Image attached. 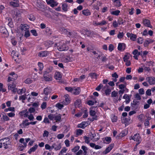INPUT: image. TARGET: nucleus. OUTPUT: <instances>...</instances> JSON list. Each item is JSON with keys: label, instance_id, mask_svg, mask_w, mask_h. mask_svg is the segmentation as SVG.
Instances as JSON below:
<instances>
[{"label": "nucleus", "instance_id": "f257e3e1", "mask_svg": "<svg viewBox=\"0 0 155 155\" xmlns=\"http://www.w3.org/2000/svg\"><path fill=\"white\" fill-rule=\"evenodd\" d=\"M70 43V41L66 42L62 41L56 44L55 45L57 47V49L59 51H66L69 49V47L68 45Z\"/></svg>", "mask_w": 155, "mask_h": 155}, {"label": "nucleus", "instance_id": "f03ea898", "mask_svg": "<svg viewBox=\"0 0 155 155\" xmlns=\"http://www.w3.org/2000/svg\"><path fill=\"white\" fill-rule=\"evenodd\" d=\"M48 72L45 71L44 73L43 80L46 81H50L52 80V75L48 74Z\"/></svg>", "mask_w": 155, "mask_h": 155}, {"label": "nucleus", "instance_id": "7ed1b4c3", "mask_svg": "<svg viewBox=\"0 0 155 155\" xmlns=\"http://www.w3.org/2000/svg\"><path fill=\"white\" fill-rule=\"evenodd\" d=\"M131 139L137 142L136 145V147L140 143L141 141V138L139 134H135L133 136L131 137V138L130 139Z\"/></svg>", "mask_w": 155, "mask_h": 155}, {"label": "nucleus", "instance_id": "20e7f679", "mask_svg": "<svg viewBox=\"0 0 155 155\" xmlns=\"http://www.w3.org/2000/svg\"><path fill=\"white\" fill-rule=\"evenodd\" d=\"M0 143H2V145L4 146H5V148L6 149V147L5 146L10 145V141L8 138H5L0 140Z\"/></svg>", "mask_w": 155, "mask_h": 155}, {"label": "nucleus", "instance_id": "39448f33", "mask_svg": "<svg viewBox=\"0 0 155 155\" xmlns=\"http://www.w3.org/2000/svg\"><path fill=\"white\" fill-rule=\"evenodd\" d=\"M52 149H54L56 150H59L61 148V145L60 143L56 142L53 143L52 145Z\"/></svg>", "mask_w": 155, "mask_h": 155}, {"label": "nucleus", "instance_id": "423d86ee", "mask_svg": "<svg viewBox=\"0 0 155 155\" xmlns=\"http://www.w3.org/2000/svg\"><path fill=\"white\" fill-rule=\"evenodd\" d=\"M48 4L53 7L57 5L58 3L54 0H46Z\"/></svg>", "mask_w": 155, "mask_h": 155}, {"label": "nucleus", "instance_id": "0eeeda50", "mask_svg": "<svg viewBox=\"0 0 155 155\" xmlns=\"http://www.w3.org/2000/svg\"><path fill=\"white\" fill-rule=\"evenodd\" d=\"M64 97L65 98V100L63 102V104L65 105H67L70 102V98L67 94L65 95Z\"/></svg>", "mask_w": 155, "mask_h": 155}, {"label": "nucleus", "instance_id": "6e6552de", "mask_svg": "<svg viewBox=\"0 0 155 155\" xmlns=\"http://www.w3.org/2000/svg\"><path fill=\"white\" fill-rule=\"evenodd\" d=\"M25 139L23 138H21L19 140V142L23 144V147H26L27 146V143L30 140V138H27L25 139Z\"/></svg>", "mask_w": 155, "mask_h": 155}, {"label": "nucleus", "instance_id": "1a4fd4ad", "mask_svg": "<svg viewBox=\"0 0 155 155\" xmlns=\"http://www.w3.org/2000/svg\"><path fill=\"white\" fill-rule=\"evenodd\" d=\"M127 37L130 38V39L132 41H136L137 38V36L136 35L132 33H130L127 32L126 34Z\"/></svg>", "mask_w": 155, "mask_h": 155}, {"label": "nucleus", "instance_id": "9d476101", "mask_svg": "<svg viewBox=\"0 0 155 155\" xmlns=\"http://www.w3.org/2000/svg\"><path fill=\"white\" fill-rule=\"evenodd\" d=\"M102 90L104 91L105 93L107 95H109L111 91L109 86L107 84L103 87Z\"/></svg>", "mask_w": 155, "mask_h": 155}, {"label": "nucleus", "instance_id": "9b49d317", "mask_svg": "<svg viewBox=\"0 0 155 155\" xmlns=\"http://www.w3.org/2000/svg\"><path fill=\"white\" fill-rule=\"evenodd\" d=\"M28 114H29V112L27 111V110H22L19 113V115L22 118L23 117H27L28 116Z\"/></svg>", "mask_w": 155, "mask_h": 155}, {"label": "nucleus", "instance_id": "f8f14e48", "mask_svg": "<svg viewBox=\"0 0 155 155\" xmlns=\"http://www.w3.org/2000/svg\"><path fill=\"white\" fill-rule=\"evenodd\" d=\"M147 81L150 85H154L155 84V78L153 77H149L147 78Z\"/></svg>", "mask_w": 155, "mask_h": 155}, {"label": "nucleus", "instance_id": "ddd939ff", "mask_svg": "<svg viewBox=\"0 0 155 155\" xmlns=\"http://www.w3.org/2000/svg\"><path fill=\"white\" fill-rule=\"evenodd\" d=\"M49 54V52L47 51H41L38 53V56L40 57H46Z\"/></svg>", "mask_w": 155, "mask_h": 155}, {"label": "nucleus", "instance_id": "4468645a", "mask_svg": "<svg viewBox=\"0 0 155 155\" xmlns=\"http://www.w3.org/2000/svg\"><path fill=\"white\" fill-rule=\"evenodd\" d=\"M8 88L9 90H11L14 93L16 92L17 89L15 87V85L13 84H8Z\"/></svg>", "mask_w": 155, "mask_h": 155}, {"label": "nucleus", "instance_id": "2eb2a0df", "mask_svg": "<svg viewBox=\"0 0 155 155\" xmlns=\"http://www.w3.org/2000/svg\"><path fill=\"white\" fill-rule=\"evenodd\" d=\"M51 90L50 87H46L44 89L42 94H44L45 96H48L51 92Z\"/></svg>", "mask_w": 155, "mask_h": 155}, {"label": "nucleus", "instance_id": "dca6fc26", "mask_svg": "<svg viewBox=\"0 0 155 155\" xmlns=\"http://www.w3.org/2000/svg\"><path fill=\"white\" fill-rule=\"evenodd\" d=\"M143 24L145 26L150 28H152V26L150 25V21L148 19H143Z\"/></svg>", "mask_w": 155, "mask_h": 155}, {"label": "nucleus", "instance_id": "f3484780", "mask_svg": "<svg viewBox=\"0 0 155 155\" xmlns=\"http://www.w3.org/2000/svg\"><path fill=\"white\" fill-rule=\"evenodd\" d=\"M125 48V44L123 43H119L118 46V49L120 51H124Z\"/></svg>", "mask_w": 155, "mask_h": 155}, {"label": "nucleus", "instance_id": "a211bd4d", "mask_svg": "<svg viewBox=\"0 0 155 155\" xmlns=\"http://www.w3.org/2000/svg\"><path fill=\"white\" fill-rule=\"evenodd\" d=\"M80 92V89L79 87H73L72 93L75 95H77L79 94Z\"/></svg>", "mask_w": 155, "mask_h": 155}, {"label": "nucleus", "instance_id": "6ab92c4d", "mask_svg": "<svg viewBox=\"0 0 155 155\" xmlns=\"http://www.w3.org/2000/svg\"><path fill=\"white\" fill-rule=\"evenodd\" d=\"M62 77V75L60 72L57 71L55 72L54 77L56 80H60Z\"/></svg>", "mask_w": 155, "mask_h": 155}, {"label": "nucleus", "instance_id": "aec40b11", "mask_svg": "<svg viewBox=\"0 0 155 155\" xmlns=\"http://www.w3.org/2000/svg\"><path fill=\"white\" fill-rule=\"evenodd\" d=\"M82 14L85 16H88L91 15V13L88 9H86L82 11Z\"/></svg>", "mask_w": 155, "mask_h": 155}, {"label": "nucleus", "instance_id": "412c9836", "mask_svg": "<svg viewBox=\"0 0 155 155\" xmlns=\"http://www.w3.org/2000/svg\"><path fill=\"white\" fill-rule=\"evenodd\" d=\"M38 146L37 144H36L32 147L28 151V153L29 154H31L32 152H34L37 149Z\"/></svg>", "mask_w": 155, "mask_h": 155}, {"label": "nucleus", "instance_id": "4be33fe9", "mask_svg": "<svg viewBox=\"0 0 155 155\" xmlns=\"http://www.w3.org/2000/svg\"><path fill=\"white\" fill-rule=\"evenodd\" d=\"M113 146L112 145H110L104 151L103 153L104 154H106L112 150L113 148Z\"/></svg>", "mask_w": 155, "mask_h": 155}, {"label": "nucleus", "instance_id": "5701e85b", "mask_svg": "<svg viewBox=\"0 0 155 155\" xmlns=\"http://www.w3.org/2000/svg\"><path fill=\"white\" fill-rule=\"evenodd\" d=\"M87 125V123L86 122H82L78 125V127L84 129Z\"/></svg>", "mask_w": 155, "mask_h": 155}, {"label": "nucleus", "instance_id": "b1692460", "mask_svg": "<svg viewBox=\"0 0 155 155\" xmlns=\"http://www.w3.org/2000/svg\"><path fill=\"white\" fill-rule=\"evenodd\" d=\"M96 112L95 110H93V108L90 109V114L92 116L94 117L93 118L94 119L96 120L97 119V117L95 115Z\"/></svg>", "mask_w": 155, "mask_h": 155}, {"label": "nucleus", "instance_id": "393cba45", "mask_svg": "<svg viewBox=\"0 0 155 155\" xmlns=\"http://www.w3.org/2000/svg\"><path fill=\"white\" fill-rule=\"evenodd\" d=\"M74 105L75 107H80L81 105V100L80 99H77L74 102Z\"/></svg>", "mask_w": 155, "mask_h": 155}, {"label": "nucleus", "instance_id": "a878e982", "mask_svg": "<svg viewBox=\"0 0 155 155\" xmlns=\"http://www.w3.org/2000/svg\"><path fill=\"white\" fill-rule=\"evenodd\" d=\"M123 98L126 100L125 102L126 104H128L130 101V97L127 94H125L124 95Z\"/></svg>", "mask_w": 155, "mask_h": 155}, {"label": "nucleus", "instance_id": "bb28decb", "mask_svg": "<svg viewBox=\"0 0 155 155\" xmlns=\"http://www.w3.org/2000/svg\"><path fill=\"white\" fill-rule=\"evenodd\" d=\"M20 28L23 31H26L28 29V26L25 25L21 24L20 26Z\"/></svg>", "mask_w": 155, "mask_h": 155}, {"label": "nucleus", "instance_id": "cd10ccee", "mask_svg": "<svg viewBox=\"0 0 155 155\" xmlns=\"http://www.w3.org/2000/svg\"><path fill=\"white\" fill-rule=\"evenodd\" d=\"M61 115L60 114H57L55 116L54 120L56 122H58L61 121Z\"/></svg>", "mask_w": 155, "mask_h": 155}, {"label": "nucleus", "instance_id": "c85d7f7f", "mask_svg": "<svg viewBox=\"0 0 155 155\" xmlns=\"http://www.w3.org/2000/svg\"><path fill=\"white\" fill-rule=\"evenodd\" d=\"M26 91V89L25 88H23L21 89L18 90L17 89L16 92L17 93L19 94H22L24 93Z\"/></svg>", "mask_w": 155, "mask_h": 155}, {"label": "nucleus", "instance_id": "c756f323", "mask_svg": "<svg viewBox=\"0 0 155 155\" xmlns=\"http://www.w3.org/2000/svg\"><path fill=\"white\" fill-rule=\"evenodd\" d=\"M81 149L84 151L83 155H87V150H88V149H87V147L85 146H82L81 147Z\"/></svg>", "mask_w": 155, "mask_h": 155}, {"label": "nucleus", "instance_id": "7c9ffc66", "mask_svg": "<svg viewBox=\"0 0 155 155\" xmlns=\"http://www.w3.org/2000/svg\"><path fill=\"white\" fill-rule=\"evenodd\" d=\"M27 98V95L26 94L22 95L19 97V100L20 101H22V102L24 103V101Z\"/></svg>", "mask_w": 155, "mask_h": 155}, {"label": "nucleus", "instance_id": "2f4dec72", "mask_svg": "<svg viewBox=\"0 0 155 155\" xmlns=\"http://www.w3.org/2000/svg\"><path fill=\"white\" fill-rule=\"evenodd\" d=\"M104 142L106 143H109L111 142V138L110 137H106L104 138Z\"/></svg>", "mask_w": 155, "mask_h": 155}, {"label": "nucleus", "instance_id": "473e14b6", "mask_svg": "<svg viewBox=\"0 0 155 155\" xmlns=\"http://www.w3.org/2000/svg\"><path fill=\"white\" fill-rule=\"evenodd\" d=\"M110 13L113 15L117 16L120 13V11L119 10H116L115 11L110 12Z\"/></svg>", "mask_w": 155, "mask_h": 155}, {"label": "nucleus", "instance_id": "72a5a7b5", "mask_svg": "<svg viewBox=\"0 0 155 155\" xmlns=\"http://www.w3.org/2000/svg\"><path fill=\"white\" fill-rule=\"evenodd\" d=\"M68 5L66 3H63L62 5V9L64 12H66L68 10Z\"/></svg>", "mask_w": 155, "mask_h": 155}, {"label": "nucleus", "instance_id": "f704fd0d", "mask_svg": "<svg viewBox=\"0 0 155 155\" xmlns=\"http://www.w3.org/2000/svg\"><path fill=\"white\" fill-rule=\"evenodd\" d=\"M5 111L7 112L8 111H11L12 112H14L15 111V108L13 107H9L8 108L5 109Z\"/></svg>", "mask_w": 155, "mask_h": 155}, {"label": "nucleus", "instance_id": "c9c22d12", "mask_svg": "<svg viewBox=\"0 0 155 155\" xmlns=\"http://www.w3.org/2000/svg\"><path fill=\"white\" fill-rule=\"evenodd\" d=\"M28 120H25L23 121L22 124L24 127H25L30 124V122H28Z\"/></svg>", "mask_w": 155, "mask_h": 155}, {"label": "nucleus", "instance_id": "e433bc0d", "mask_svg": "<svg viewBox=\"0 0 155 155\" xmlns=\"http://www.w3.org/2000/svg\"><path fill=\"white\" fill-rule=\"evenodd\" d=\"M49 133L48 131L46 130H45L43 131V137H48L49 135Z\"/></svg>", "mask_w": 155, "mask_h": 155}, {"label": "nucleus", "instance_id": "4c0bfd02", "mask_svg": "<svg viewBox=\"0 0 155 155\" xmlns=\"http://www.w3.org/2000/svg\"><path fill=\"white\" fill-rule=\"evenodd\" d=\"M2 118L3 120L4 121H7L10 120V119L5 114H3Z\"/></svg>", "mask_w": 155, "mask_h": 155}, {"label": "nucleus", "instance_id": "58836bf2", "mask_svg": "<svg viewBox=\"0 0 155 155\" xmlns=\"http://www.w3.org/2000/svg\"><path fill=\"white\" fill-rule=\"evenodd\" d=\"M83 132V130L81 129H78L76 130V134L78 136L81 135L82 134Z\"/></svg>", "mask_w": 155, "mask_h": 155}, {"label": "nucleus", "instance_id": "ea45409f", "mask_svg": "<svg viewBox=\"0 0 155 155\" xmlns=\"http://www.w3.org/2000/svg\"><path fill=\"white\" fill-rule=\"evenodd\" d=\"M38 65L40 71H41L44 67L43 63L41 62H38Z\"/></svg>", "mask_w": 155, "mask_h": 155}, {"label": "nucleus", "instance_id": "a19ab883", "mask_svg": "<svg viewBox=\"0 0 155 155\" xmlns=\"http://www.w3.org/2000/svg\"><path fill=\"white\" fill-rule=\"evenodd\" d=\"M28 19L30 21H34L35 19V17L32 14H30L28 16Z\"/></svg>", "mask_w": 155, "mask_h": 155}, {"label": "nucleus", "instance_id": "79ce46f5", "mask_svg": "<svg viewBox=\"0 0 155 155\" xmlns=\"http://www.w3.org/2000/svg\"><path fill=\"white\" fill-rule=\"evenodd\" d=\"M27 117L30 120H33L34 119V117L33 115L32 114H30L29 113V114H28V116H27Z\"/></svg>", "mask_w": 155, "mask_h": 155}, {"label": "nucleus", "instance_id": "37998d69", "mask_svg": "<svg viewBox=\"0 0 155 155\" xmlns=\"http://www.w3.org/2000/svg\"><path fill=\"white\" fill-rule=\"evenodd\" d=\"M130 55L129 54L125 55L123 58V60L124 62L129 61L130 58Z\"/></svg>", "mask_w": 155, "mask_h": 155}, {"label": "nucleus", "instance_id": "c03bdc74", "mask_svg": "<svg viewBox=\"0 0 155 155\" xmlns=\"http://www.w3.org/2000/svg\"><path fill=\"white\" fill-rule=\"evenodd\" d=\"M124 34L123 32H119L117 35V37L119 39H121L123 38L124 36Z\"/></svg>", "mask_w": 155, "mask_h": 155}, {"label": "nucleus", "instance_id": "a18cd8bd", "mask_svg": "<svg viewBox=\"0 0 155 155\" xmlns=\"http://www.w3.org/2000/svg\"><path fill=\"white\" fill-rule=\"evenodd\" d=\"M9 74L12 76L13 79H15L17 78V75L15 74L14 72L11 73Z\"/></svg>", "mask_w": 155, "mask_h": 155}, {"label": "nucleus", "instance_id": "49530a36", "mask_svg": "<svg viewBox=\"0 0 155 155\" xmlns=\"http://www.w3.org/2000/svg\"><path fill=\"white\" fill-rule=\"evenodd\" d=\"M55 115L51 114L48 115V117L51 120H52L54 119V120Z\"/></svg>", "mask_w": 155, "mask_h": 155}, {"label": "nucleus", "instance_id": "de8ad7c7", "mask_svg": "<svg viewBox=\"0 0 155 155\" xmlns=\"http://www.w3.org/2000/svg\"><path fill=\"white\" fill-rule=\"evenodd\" d=\"M114 5L116 6L119 7L121 5V2L120 0H117L114 3Z\"/></svg>", "mask_w": 155, "mask_h": 155}, {"label": "nucleus", "instance_id": "09e8293b", "mask_svg": "<svg viewBox=\"0 0 155 155\" xmlns=\"http://www.w3.org/2000/svg\"><path fill=\"white\" fill-rule=\"evenodd\" d=\"M0 91L2 92H5L6 91V89L3 88V84L0 83Z\"/></svg>", "mask_w": 155, "mask_h": 155}, {"label": "nucleus", "instance_id": "8fccbe9b", "mask_svg": "<svg viewBox=\"0 0 155 155\" xmlns=\"http://www.w3.org/2000/svg\"><path fill=\"white\" fill-rule=\"evenodd\" d=\"M56 107L59 109H61L64 107V105L60 103H58L56 104Z\"/></svg>", "mask_w": 155, "mask_h": 155}, {"label": "nucleus", "instance_id": "3c124183", "mask_svg": "<svg viewBox=\"0 0 155 155\" xmlns=\"http://www.w3.org/2000/svg\"><path fill=\"white\" fill-rule=\"evenodd\" d=\"M31 32L32 35L35 36H36L38 35V34L37 32L36 31L35 29H32L30 31Z\"/></svg>", "mask_w": 155, "mask_h": 155}, {"label": "nucleus", "instance_id": "603ef678", "mask_svg": "<svg viewBox=\"0 0 155 155\" xmlns=\"http://www.w3.org/2000/svg\"><path fill=\"white\" fill-rule=\"evenodd\" d=\"M84 139L85 140V143H88L90 142V139L89 137L86 136H84Z\"/></svg>", "mask_w": 155, "mask_h": 155}, {"label": "nucleus", "instance_id": "864d4df0", "mask_svg": "<svg viewBox=\"0 0 155 155\" xmlns=\"http://www.w3.org/2000/svg\"><path fill=\"white\" fill-rule=\"evenodd\" d=\"M80 149V147L78 146H76L74 148L72 149V151L74 152H76Z\"/></svg>", "mask_w": 155, "mask_h": 155}, {"label": "nucleus", "instance_id": "5fc2aeb1", "mask_svg": "<svg viewBox=\"0 0 155 155\" xmlns=\"http://www.w3.org/2000/svg\"><path fill=\"white\" fill-rule=\"evenodd\" d=\"M143 70L145 72H149L150 70V68L149 67H146L145 66H143Z\"/></svg>", "mask_w": 155, "mask_h": 155}, {"label": "nucleus", "instance_id": "6e6d98bb", "mask_svg": "<svg viewBox=\"0 0 155 155\" xmlns=\"http://www.w3.org/2000/svg\"><path fill=\"white\" fill-rule=\"evenodd\" d=\"M48 117H45L42 122L45 124H49L50 123V121Z\"/></svg>", "mask_w": 155, "mask_h": 155}, {"label": "nucleus", "instance_id": "4d7b16f0", "mask_svg": "<svg viewBox=\"0 0 155 155\" xmlns=\"http://www.w3.org/2000/svg\"><path fill=\"white\" fill-rule=\"evenodd\" d=\"M117 21L119 25L123 24L125 22V21H124L123 19L121 18H119Z\"/></svg>", "mask_w": 155, "mask_h": 155}, {"label": "nucleus", "instance_id": "13d9d810", "mask_svg": "<svg viewBox=\"0 0 155 155\" xmlns=\"http://www.w3.org/2000/svg\"><path fill=\"white\" fill-rule=\"evenodd\" d=\"M111 119L112 122H116L117 120V117L115 116H112L111 117Z\"/></svg>", "mask_w": 155, "mask_h": 155}, {"label": "nucleus", "instance_id": "bf43d9fd", "mask_svg": "<svg viewBox=\"0 0 155 155\" xmlns=\"http://www.w3.org/2000/svg\"><path fill=\"white\" fill-rule=\"evenodd\" d=\"M89 76L92 78L94 79H96L97 77L96 74L94 73H91L90 74Z\"/></svg>", "mask_w": 155, "mask_h": 155}, {"label": "nucleus", "instance_id": "052dcab7", "mask_svg": "<svg viewBox=\"0 0 155 155\" xmlns=\"http://www.w3.org/2000/svg\"><path fill=\"white\" fill-rule=\"evenodd\" d=\"M32 82V80L30 78H27L25 81V83L27 84H30Z\"/></svg>", "mask_w": 155, "mask_h": 155}, {"label": "nucleus", "instance_id": "680f3d73", "mask_svg": "<svg viewBox=\"0 0 155 155\" xmlns=\"http://www.w3.org/2000/svg\"><path fill=\"white\" fill-rule=\"evenodd\" d=\"M132 53L134 55H139L140 54V52H139L137 49L134 50Z\"/></svg>", "mask_w": 155, "mask_h": 155}, {"label": "nucleus", "instance_id": "e2e57ef3", "mask_svg": "<svg viewBox=\"0 0 155 155\" xmlns=\"http://www.w3.org/2000/svg\"><path fill=\"white\" fill-rule=\"evenodd\" d=\"M143 42V39L141 37H139L137 39V42L140 44H142Z\"/></svg>", "mask_w": 155, "mask_h": 155}, {"label": "nucleus", "instance_id": "0e129e2a", "mask_svg": "<svg viewBox=\"0 0 155 155\" xmlns=\"http://www.w3.org/2000/svg\"><path fill=\"white\" fill-rule=\"evenodd\" d=\"M119 25L118 21H113V25L114 28H117L118 26Z\"/></svg>", "mask_w": 155, "mask_h": 155}, {"label": "nucleus", "instance_id": "69168bd1", "mask_svg": "<svg viewBox=\"0 0 155 155\" xmlns=\"http://www.w3.org/2000/svg\"><path fill=\"white\" fill-rule=\"evenodd\" d=\"M65 89L69 92L72 93L73 87H67L65 88Z\"/></svg>", "mask_w": 155, "mask_h": 155}, {"label": "nucleus", "instance_id": "338daca9", "mask_svg": "<svg viewBox=\"0 0 155 155\" xmlns=\"http://www.w3.org/2000/svg\"><path fill=\"white\" fill-rule=\"evenodd\" d=\"M99 23L100 25L102 26L107 24V22L105 20H103L99 22Z\"/></svg>", "mask_w": 155, "mask_h": 155}, {"label": "nucleus", "instance_id": "774afa93", "mask_svg": "<svg viewBox=\"0 0 155 155\" xmlns=\"http://www.w3.org/2000/svg\"><path fill=\"white\" fill-rule=\"evenodd\" d=\"M117 95V92L115 91H113L111 94V97H116Z\"/></svg>", "mask_w": 155, "mask_h": 155}]
</instances>
